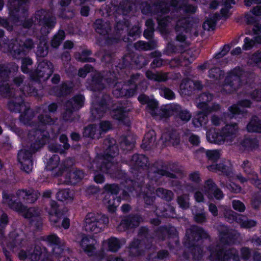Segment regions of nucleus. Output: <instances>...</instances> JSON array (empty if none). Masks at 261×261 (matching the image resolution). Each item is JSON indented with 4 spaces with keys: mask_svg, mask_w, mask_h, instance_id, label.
Wrapping results in <instances>:
<instances>
[{
    "mask_svg": "<svg viewBox=\"0 0 261 261\" xmlns=\"http://www.w3.org/2000/svg\"><path fill=\"white\" fill-rule=\"evenodd\" d=\"M103 144L107 148L101 156L102 161L100 162L93 160L89 166L91 169L94 170L96 167L100 172L109 174L111 178L121 179L124 181V187L129 192L140 189L145 184V175L138 173L135 179L129 178L126 172L120 168L117 164H114L112 160L119 154L118 146L113 138H107L104 140Z\"/></svg>",
    "mask_w": 261,
    "mask_h": 261,
    "instance_id": "1",
    "label": "nucleus"
},
{
    "mask_svg": "<svg viewBox=\"0 0 261 261\" xmlns=\"http://www.w3.org/2000/svg\"><path fill=\"white\" fill-rule=\"evenodd\" d=\"M182 170L177 162H165L162 160L155 161L149 167L147 177H145V184L141 189L134 191L144 190L143 199L146 205H153L155 199V186L162 182L163 177L176 179V174H179Z\"/></svg>",
    "mask_w": 261,
    "mask_h": 261,
    "instance_id": "2",
    "label": "nucleus"
},
{
    "mask_svg": "<svg viewBox=\"0 0 261 261\" xmlns=\"http://www.w3.org/2000/svg\"><path fill=\"white\" fill-rule=\"evenodd\" d=\"M190 234L186 236V240L183 244L187 248L195 260H200L204 255V246L203 244H198V242L208 239V233L201 227L193 226L190 229Z\"/></svg>",
    "mask_w": 261,
    "mask_h": 261,
    "instance_id": "3",
    "label": "nucleus"
},
{
    "mask_svg": "<svg viewBox=\"0 0 261 261\" xmlns=\"http://www.w3.org/2000/svg\"><path fill=\"white\" fill-rule=\"evenodd\" d=\"M210 261H240L239 251L234 247L227 248L222 244L210 247Z\"/></svg>",
    "mask_w": 261,
    "mask_h": 261,
    "instance_id": "4",
    "label": "nucleus"
},
{
    "mask_svg": "<svg viewBox=\"0 0 261 261\" xmlns=\"http://www.w3.org/2000/svg\"><path fill=\"white\" fill-rule=\"evenodd\" d=\"M34 82L40 83L41 82H36L32 81L30 79V81L27 83L25 82L24 85L19 88V91L21 94L19 95V96L17 95V113H21V108L24 106V111L22 114L20 116V120L21 121L23 120V118H26L27 120L30 119L31 116H29L30 112H32V110L25 106L24 100L22 98V95L24 96H38V89L34 86Z\"/></svg>",
    "mask_w": 261,
    "mask_h": 261,
    "instance_id": "5",
    "label": "nucleus"
},
{
    "mask_svg": "<svg viewBox=\"0 0 261 261\" xmlns=\"http://www.w3.org/2000/svg\"><path fill=\"white\" fill-rule=\"evenodd\" d=\"M244 71L238 66L233 68L224 79L222 90L227 94H233L236 92L243 85L242 80Z\"/></svg>",
    "mask_w": 261,
    "mask_h": 261,
    "instance_id": "6",
    "label": "nucleus"
},
{
    "mask_svg": "<svg viewBox=\"0 0 261 261\" xmlns=\"http://www.w3.org/2000/svg\"><path fill=\"white\" fill-rule=\"evenodd\" d=\"M109 222V218L105 215L89 213L85 219V230L87 232L97 233L103 230Z\"/></svg>",
    "mask_w": 261,
    "mask_h": 261,
    "instance_id": "7",
    "label": "nucleus"
},
{
    "mask_svg": "<svg viewBox=\"0 0 261 261\" xmlns=\"http://www.w3.org/2000/svg\"><path fill=\"white\" fill-rule=\"evenodd\" d=\"M120 187L117 184H106L103 187L105 194L104 200L107 202L108 211L113 213L121 202L120 196H118Z\"/></svg>",
    "mask_w": 261,
    "mask_h": 261,
    "instance_id": "8",
    "label": "nucleus"
},
{
    "mask_svg": "<svg viewBox=\"0 0 261 261\" xmlns=\"http://www.w3.org/2000/svg\"><path fill=\"white\" fill-rule=\"evenodd\" d=\"M60 158L58 154H53L48 160L46 166V170L51 171L54 177L62 176L65 171L68 170L71 165L73 164V160L69 158L60 164Z\"/></svg>",
    "mask_w": 261,
    "mask_h": 261,
    "instance_id": "9",
    "label": "nucleus"
},
{
    "mask_svg": "<svg viewBox=\"0 0 261 261\" xmlns=\"http://www.w3.org/2000/svg\"><path fill=\"white\" fill-rule=\"evenodd\" d=\"M54 70L53 63L49 61L43 60L39 62L37 68L32 72L31 80L36 82L45 81L53 74Z\"/></svg>",
    "mask_w": 261,
    "mask_h": 261,
    "instance_id": "10",
    "label": "nucleus"
},
{
    "mask_svg": "<svg viewBox=\"0 0 261 261\" xmlns=\"http://www.w3.org/2000/svg\"><path fill=\"white\" fill-rule=\"evenodd\" d=\"M17 213H22L23 217L30 221L32 225L37 229H40L42 226V222L38 210L34 207L28 208L21 202H17Z\"/></svg>",
    "mask_w": 261,
    "mask_h": 261,
    "instance_id": "11",
    "label": "nucleus"
},
{
    "mask_svg": "<svg viewBox=\"0 0 261 261\" xmlns=\"http://www.w3.org/2000/svg\"><path fill=\"white\" fill-rule=\"evenodd\" d=\"M29 135L33 137L30 149L34 153L48 142L50 135L47 130L43 128L34 129L30 132Z\"/></svg>",
    "mask_w": 261,
    "mask_h": 261,
    "instance_id": "12",
    "label": "nucleus"
},
{
    "mask_svg": "<svg viewBox=\"0 0 261 261\" xmlns=\"http://www.w3.org/2000/svg\"><path fill=\"white\" fill-rule=\"evenodd\" d=\"M35 19L38 24L42 28L50 31L54 29L57 23V19L55 16L51 15L48 10L41 9L36 11Z\"/></svg>",
    "mask_w": 261,
    "mask_h": 261,
    "instance_id": "13",
    "label": "nucleus"
},
{
    "mask_svg": "<svg viewBox=\"0 0 261 261\" xmlns=\"http://www.w3.org/2000/svg\"><path fill=\"white\" fill-rule=\"evenodd\" d=\"M143 219L142 216L139 213H131L124 216L118 226L119 231H126L134 229L139 226Z\"/></svg>",
    "mask_w": 261,
    "mask_h": 261,
    "instance_id": "14",
    "label": "nucleus"
},
{
    "mask_svg": "<svg viewBox=\"0 0 261 261\" xmlns=\"http://www.w3.org/2000/svg\"><path fill=\"white\" fill-rule=\"evenodd\" d=\"M33 153L30 149H21L17 152V163L21 165V170L28 174L31 172L33 168Z\"/></svg>",
    "mask_w": 261,
    "mask_h": 261,
    "instance_id": "15",
    "label": "nucleus"
},
{
    "mask_svg": "<svg viewBox=\"0 0 261 261\" xmlns=\"http://www.w3.org/2000/svg\"><path fill=\"white\" fill-rule=\"evenodd\" d=\"M130 110L122 105L116 106L111 111L112 118L126 126L130 125L128 113Z\"/></svg>",
    "mask_w": 261,
    "mask_h": 261,
    "instance_id": "16",
    "label": "nucleus"
},
{
    "mask_svg": "<svg viewBox=\"0 0 261 261\" xmlns=\"http://www.w3.org/2000/svg\"><path fill=\"white\" fill-rule=\"evenodd\" d=\"M151 245L144 243L138 239H134L129 245V255L131 257H139L144 255L147 250L152 248Z\"/></svg>",
    "mask_w": 261,
    "mask_h": 261,
    "instance_id": "17",
    "label": "nucleus"
},
{
    "mask_svg": "<svg viewBox=\"0 0 261 261\" xmlns=\"http://www.w3.org/2000/svg\"><path fill=\"white\" fill-rule=\"evenodd\" d=\"M252 102L250 100L243 99L239 100L237 105H232L230 106L227 112L223 113V116L225 118L232 119L236 117L239 115H242L245 113L244 110H242L240 107L243 108H250Z\"/></svg>",
    "mask_w": 261,
    "mask_h": 261,
    "instance_id": "18",
    "label": "nucleus"
},
{
    "mask_svg": "<svg viewBox=\"0 0 261 261\" xmlns=\"http://www.w3.org/2000/svg\"><path fill=\"white\" fill-rule=\"evenodd\" d=\"M204 193L210 200L215 199L220 200L224 198L222 191L218 187L212 179H208L205 181L204 187Z\"/></svg>",
    "mask_w": 261,
    "mask_h": 261,
    "instance_id": "19",
    "label": "nucleus"
},
{
    "mask_svg": "<svg viewBox=\"0 0 261 261\" xmlns=\"http://www.w3.org/2000/svg\"><path fill=\"white\" fill-rule=\"evenodd\" d=\"M153 163H149L148 158L144 154L136 153L132 155L130 164L133 170L139 172L141 170H144L147 168V171L150 166ZM148 172H147V175Z\"/></svg>",
    "mask_w": 261,
    "mask_h": 261,
    "instance_id": "20",
    "label": "nucleus"
},
{
    "mask_svg": "<svg viewBox=\"0 0 261 261\" xmlns=\"http://www.w3.org/2000/svg\"><path fill=\"white\" fill-rule=\"evenodd\" d=\"M72 83L68 81L63 82L60 85L52 87L49 90V94L57 97H65L72 92Z\"/></svg>",
    "mask_w": 261,
    "mask_h": 261,
    "instance_id": "21",
    "label": "nucleus"
},
{
    "mask_svg": "<svg viewBox=\"0 0 261 261\" xmlns=\"http://www.w3.org/2000/svg\"><path fill=\"white\" fill-rule=\"evenodd\" d=\"M239 235L237 231L229 230L227 228L220 230L219 232L220 242L225 246L235 244L237 242Z\"/></svg>",
    "mask_w": 261,
    "mask_h": 261,
    "instance_id": "22",
    "label": "nucleus"
},
{
    "mask_svg": "<svg viewBox=\"0 0 261 261\" xmlns=\"http://www.w3.org/2000/svg\"><path fill=\"white\" fill-rule=\"evenodd\" d=\"M40 193L34 190H17V202L33 203L38 198Z\"/></svg>",
    "mask_w": 261,
    "mask_h": 261,
    "instance_id": "23",
    "label": "nucleus"
},
{
    "mask_svg": "<svg viewBox=\"0 0 261 261\" xmlns=\"http://www.w3.org/2000/svg\"><path fill=\"white\" fill-rule=\"evenodd\" d=\"M114 96L117 98H130L137 93V87H129L124 83H119L113 91Z\"/></svg>",
    "mask_w": 261,
    "mask_h": 261,
    "instance_id": "24",
    "label": "nucleus"
},
{
    "mask_svg": "<svg viewBox=\"0 0 261 261\" xmlns=\"http://www.w3.org/2000/svg\"><path fill=\"white\" fill-rule=\"evenodd\" d=\"M85 101V98L83 94H76L66 101L65 107L70 113H73L84 107Z\"/></svg>",
    "mask_w": 261,
    "mask_h": 261,
    "instance_id": "25",
    "label": "nucleus"
},
{
    "mask_svg": "<svg viewBox=\"0 0 261 261\" xmlns=\"http://www.w3.org/2000/svg\"><path fill=\"white\" fill-rule=\"evenodd\" d=\"M46 211L49 216V221L55 225L58 223L59 219L63 215V212L60 210L59 205L55 200H51L49 207L46 208Z\"/></svg>",
    "mask_w": 261,
    "mask_h": 261,
    "instance_id": "26",
    "label": "nucleus"
},
{
    "mask_svg": "<svg viewBox=\"0 0 261 261\" xmlns=\"http://www.w3.org/2000/svg\"><path fill=\"white\" fill-rule=\"evenodd\" d=\"M103 81L104 77L101 73H94L92 75L91 80L87 82V87L91 91L100 92L105 88Z\"/></svg>",
    "mask_w": 261,
    "mask_h": 261,
    "instance_id": "27",
    "label": "nucleus"
},
{
    "mask_svg": "<svg viewBox=\"0 0 261 261\" xmlns=\"http://www.w3.org/2000/svg\"><path fill=\"white\" fill-rule=\"evenodd\" d=\"M175 228L171 225H164L158 227L154 231V234L159 240L164 241L167 237L171 238L176 235Z\"/></svg>",
    "mask_w": 261,
    "mask_h": 261,
    "instance_id": "28",
    "label": "nucleus"
},
{
    "mask_svg": "<svg viewBox=\"0 0 261 261\" xmlns=\"http://www.w3.org/2000/svg\"><path fill=\"white\" fill-rule=\"evenodd\" d=\"M155 215L158 217L174 218L176 215L175 208L169 204H161L155 210Z\"/></svg>",
    "mask_w": 261,
    "mask_h": 261,
    "instance_id": "29",
    "label": "nucleus"
},
{
    "mask_svg": "<svg viewBox=\"0 0 261 261\" xmlns=\"http://www.w3.org/2000/svg\"><path fill=\"white\" fill-rule=\"evenodd\" d=\"M47 249L41 243H36L33 252L27 254L24 253L25 258L30 259V261H38L47 253Z\"/></svg>",
    "mask_w": 261,
    "mask_h": 261,
    "instance_id": "30",
    "label": "nucleus"
},
{
    "mask_svg": "<svg viewBox=\"0 0 261 261\" xmlns=\"http://www.w3.org/2000/svg\"><path fill=\"white\" fill-rule=\"evenodd\" d=\"M73 164L71 165L68 170L65 171L66 174V181L70 185H74L80 182L84 176V172L82 170L76 169L73 171H71V168Z\"/></svg>",
    "mask_w": 261,
    "mask_h": 261,
    "instance_id": "31",
    "label": "nucleus"
},
{
    "mask_svg": "<svg viewBox=\"0 0 261 261\" xmlns=\"http://www.w3.org/2000/svg\"><path fill=\"white\" fill-rule=\"evenodd\" d=\"M96 240L93 236L83 234L80 242V246L89 255H92L95 250Z\"/></svg>",
    "mask_w": 261,
    "mask_h": 261,
    "instance_id": "32",
    "label": "nucleus"
},
{
    "mask_svg": "<svg viewBox=\"0 0 261 261\" xmlns=\"http://www.w3.org/2000/svg\"><path fill=\"white\" fill-rule=\"evenodd\" d=\"M19 33L17 31V36ZM34 47V42L32 38H27L25 40L18 42L17 38V56L27 55L28 53Z\"/></svg>",
    "mask_w": 261,
    "mask_h": 261,
    "instance_id": "33",
    "label": "nucleus"
},
{
    "mask_svg": "<svg viewBox=\"0 0 261 261\" xmlns=\"http://www.w3.org/2000/svg\"><path fill=\"white\" fill-rule=\"evenodd\" d=\"M153 15H167L170 12L167 0H156L153 3Z\"/></svg>",
    "mask_w": 261,
    "mask_h": 261,
    "instance_id": "34",
    "label": "nucleus"
},
{
    "mask_svg": "<svg viewBox=\"0 0 261 261\" xmlns=\"http://www.w3.org/2000/svg\"><path fill=\"white\" fill-rule=\"evenodd\" d=\"M136 139L130 134L123 136L120 138V148L125 152L132 150L135 147Z\"/></svg>",
    "mask_w": 261,
    "mask_h": 261,
    "instance_id": "35",
    "label": "nucleus"
},
{
    "mask_svg": "<svg viewBox=\"0 0 261 261\" xmlns=\"http://www.w3.org/2000/svg\"><path fill=\"white\" fill-rule=\"evenodd\" d=\"M46 240L51 245L54 246L53 252L55 254L60 255L63 252L64 247L61 245L60 238L56 234L48 236Z\"/></svg>",
    "mask_w": 261,
    "mask_h": 261,
    "instance_id": "36",
    "label": "nucleus"
},
{
    "mask_svg": "<svg viewBox=\"0 0 261 261\" xmlns=\"http://www.w3.org/2000/svg\"><path fill=\"white\" fill-rule=\"evenodd\" d=\"M213 94L209 92H205L201 93L198 98V102L197 104V108L202 111L204 109H207L208 103L213 100Z\"/></svg>",
    "mask_w": 261,
    "mask_h": 261,
    "instance_id": "37",
    "label": "nucleus"
},
{
    "mask_svg": "<svg viewBox=\"0 0 261 261\" xmlns=\"http://www.w3.org/2000/svg\"><path fill=\"white\" fill-rule=\"evenodd\" d=\"M208 122V115L201 110L194 114L192 119V124L195 127L204 126Z\"/></svg>",
    "mask_w": 261,
    "mask_h": 261,
    "instance_id": "38",
    "label": "nucleus"
},
{
    "mask_svg": "<svg viewBox=\"0 0 261 261\" xmlns=\"http://www.w3.org/2000/svg\"><path fill=\"white\" fill-rule=\"evenodd\" d=\"M207 168L210 171L220 172L227 176H230L232 173L231 168L223 163L213 164L207 166Z\"/></svg>",
    "mask_w": 261,
    "mask_h": 261,
    "instance_id": "39",
    "label": "nucleus"
},
{
    "mask_svg": "<svg viewBox=\"0 0 261 261\" xmlns=\"http://www.w3.org/2000/svg\"><path fill=\"white\" fill-rule=\"evenodd\" d=\"M120 39L114 35L108 34L102 37H99L96 39L97 44L100 46H111L119 43Z\"/></svg>",
    "mask_w": 261,
    "mask_h": 261,
    "instance_id": "40",
    "label": "nucleus"
},
{
    "mask_svg": "<svg viewBox=\"0 0 261 261\" xmlns=\"http://www.w3.org/2000/svg\"><path fill=\"white\" fill-rule=\"evenodd\" d=\"M15 80L13 84L4 82L0 85V91L7 97H13L15 94Z\"/></svg>",
    "mask_w": 261,
    "mask_h": 261,
    "instance_id": "41",
    "label": "nucleus"
},
{
    "mask_svg": "<svg viewBox=\"0 0 261 261\" xmlns=\"http://www.w3.org/2000/svg\"><path fill=\"white\" fill-rule=\"evenodd\" d=\"M249 133H261V120L256 115L253 116L246 125Z\"/></svg>",
    "mask_w": 261,
    "mask_h": 261,
    "instance_id": "42",
    "label": "nucleus"
},
{
    "mask_svg": "<svg viewBox=\"0 0 261 261\" xmlns=\"http://www.w3.org/2000/svg\"><path fill=\"white\" fill-rule=\"evenodd\" d=\"M134 48L138 50H149L155 49L157 46V42L154 40L148 42L139 40L134 43Z\"/></svg>",
    "mask_w": 261,
    "mask_h": 261,
    "instance_id": "43",
    "label": "nucleus"
},
{
    "mask_svg": "<svg viewBox=\"0 0 261 261\" xmlns=\"http://www.w3.org/2000/svg\"><path fill=\"white\" fill-rule=\"evenodd\" d=\"M21 60V70L24 74H28L30 79H31L32 72L34 69H31L30 67H32L33 62L32 59L29 57H25L21 58H17V61Z\"/></svg>",
    "mask_w": 261,
    "mask_h": 261,
    "instance_id": "44",
    "label": "nucleus"
},
{
    "mask_svg": "<svg viewBox=\"0 0 261 261\" xmlns=\"http://www.w3.org/2000/svg\"><path fill=\"white\" fill-rule=\"evenodd\" d=\"M245 150L253 151L258 147V141L256 138L245 137L240 143Z\"/></svg>",
    "mask_w": 261,
    "mask_h": 261,
    "instance_id": "45",
    "label": "nucleus"
},
{
    "mask_svg": "<svg viewBox=\"0 0 261 261\" xmlns=\"http://www.w3.org/2000/svg\"><path fill=\"white\" fill-rule=\"evenodd\" d=\"M156 20L159 30L162 32H164L173 20V17L170 15H158L156 16Z\"/></svg>",
    "mask_w": 261,
    "mask_h": 261,
    "instance_id": "46",
    "label": "nucleus"
},
{
    "mask_svg": "<svg viewBox=\"0 0 261 261\" xmlns=\"http://www.w3.org/2000/svg\"><path fill=\"white\" fill-rule=\"evenodd\" d=\"M138 236L141 238L140 241H144V243L150 244L152 247L153 237L148 227L146 226L141 227L138 231Z\"/></svg>",
    "mask_w": 261,
    "mask_h": 261,
    "instance_id": "47",
    "label": "nucleus"
},
{
    "mask_svg": "<svg viewBox=\"0 0 261 261\" xmlns=\"http://www.w3.org/2000/svg\"><path fill=\"white\" fill-rule=\"evenodd\" d=\"M93 27L95 32L100 35L101 37L108 35L110 31V28L102 19H96L93 23Z\"/></svg>",
    "mask_w": 261,
    "mask_h": 261,
    "instance_id": "48",
    "label": "nucleus"
},
{
    "mask_svg": "<svg viewBox=\"0 0 261 261\" xmlns=\"http://www.w3.org/2000/svg\"><path fill=\"white\" fill-rule=\"evenodd\" d=\"M107 111L106 109L98 106L96 103H93L90 108L91 118L93 120L100 119Z\"/></svg>",
    "mask_w": 261,
    "mask_h": 261,
    "instance_id": "49",
    "label": "nucleus"
},
{
    "mask_svg": "<svg viewBox=\"0 0 261 261\" xmlns=\"http://www.w3.org/2000/svg\"><path fill=\"white\" fill-rule=\"evenodd\" d=\"M238 125L237 123L226 124L222 128V133L225 138L235 137L236 133L238 131Z\"/></svg>",
    "mask_w": 261,
    "mask_h": 261,
    "instance_id": "50",
    "label": "nucleus"
},
{
    "mask_svg": "<svg viewBox=\"0 0 261 261\" xmlns=\"http://www.w3.org/2000/svg\"><path fill=\"white\" fill-rule=\"evenodd\" d=\"M193 27L192 22L189 18L182 19L179 20L175 26L176 31H182L186 33L191 31Z\"/></svg>",
    "mask_w": 261,
    "mask_h": 261,
    "instance_id": "51",
    "label": "nucleus"
},
{
    "mask_svg": "<svg viewBox=\"0 0 261 261\" xmlns=\"http://www.w3.org/2000/svg\"><path fill=\"white\" fill-rule=\"evenodd\" d=\"M207 138L210 140L211 142L219 145L224 143L226 139L222 133V129L217 132L214 130L211 134L209 133L207 135Z\"/></svg>",
    "mask_w": 261,
    "mask_h": 261,
    "instance_id": "52",
    "label": "nucleus"
},
{
    "mask_svg": "<svg viewBox=\"0 0 261 261\" xmlns=\"http://www.w3.org/2000/svg\"><path fill=\"white\" fill-rule=\"evenodd\" d=\"M38 120L40 124L35 129L43 128L47 130L46 125H53L55 122L49 115L40 114L38 116Z\"/></svg>",
    "mask_w": 261,
    "mask_h": 261,
    "instance_id": "53",
    "label": "nucleus"
},
{
    "mask_svg": "<svg viewBox=\"0 0 261 261\" xmlns=\"http://www.w3.org/2000/svg\"><path fill=\"white\" fill-rule=\"evenodd\" d=\"M56 198L58 200L62 202L72 200L73 194L69 189H60L56 194Z\"/></svg>",
    "mask_w": 261,
    "mask_h": 261,
    "instance_id": "54",
    "label": "nucleus"
},
{
    "mask_svg": "<svg viewBox=\"0 0 261 261\" xmlns=\"http://www.w3.org/2000/svg\"><path fill=\"white\" fill-rule=\"evenodd\" d=\"M156 195L167 201H171L173 198V193L169 190L163 188H158L155 189Z\"/></svg>",
    "mask_w": 261,
    "mask_h": 261,
    "instance_id": "55",
    "label": "nucleus"
},
{
    "mask_svg": "<svg viewBox=\"0 0 261 261\" xmlns=\"http://www.w3.org/2000/svg\"><path fill=\"white\" fill-rule=\"evenodd\" d=\"M65 33L63 30H59L54 36L51 40V45L54 48H58L65 38Z\"/></svg>",
    "mask_w": 261,
    "mask_h": 261,
    "instance_id": "56",
    "label": "nucleus"
},
{
    "mask_svg": "<svg viewBox=\"0 0 261 261\" xmlns=\"http://www.w3.org/2000/svg\"><path fill=\"white\" fill-rule=\"evenodd\" d=\"M133 10V4L128 0L122 1L119 3L117 10L124 16L128 15Z\"/></svg>",
    "mask_w": 261,
    "mask_h": 261,
    "instance_id": "57",
    "label": "nucleus"
},
{
    "mask_svg": "<svg viewBox=\"0 0 261 261\" xmlns=\"http://www.w3.org/2000/svg\"><path fill=\"white\" fill-rule=\"evenodd\" d=\"M108 250L112 252H116L121 247V243L119 239L111 237L108 240Z\"/></svg>",
    "mask_w": 261,
    "mask_h": 261,
    "instance_id": "58",
    "label": "nucleus"
},
{
    "mask_svg": "<svg viewBox=\"0 0 261 261\" xmlns=\"http://www.w3.org/2000/svg\"><path fill=\"white\" fill-rule=\"evenodd\" d=\"M199 151L205 152L208 160L217 162L220 159L221 154L218 150H205L203 147H200Z\"/></svg>",
    "mask_w": 261,
    "mask_h": 261,
    "instance_id": "59",
    "label": "nucleus"
},
{
    "mask_svg": "<svg viewBox=\"0 0 261 261\" xmlns=\"http://www.w3.org/2000/svg\"><path fill=\"white\" fill-rule=\"evenodd\" d=\"M169 255V252L167 250L161 249L157 252L156 254L150 253L147 256V259L149 261L153 259H158L160 260H163L168 257Z\"/></svg>",
    "mask_w": 261,
    "mask_h": 261,
    "instance_id": "60",
    "label": "nucleus"
},
{
    "mask_svg": "<svg viewBox=\"0 0 261 261\" xmlns=\"http://www.w3.org/2000/svg\"><path fill=\"white\" fill-rule=\"evenodd\" d=\"M95 103L98 105V106H100L108 111L110 110V106L112 103V98L109 95L105 94Z\"/></svg>",
    "mask_w": 261,
    "mask_h": 261,
    "instance_id": "61",
    "label": "nucleus"
},
{
    "mask_svg": "<svg viewBox=\"0 0 261 261\" xmlns=\"http://www.w3.org/2000/svg\"><path fill=\"white\" fill-rule=\"evenodd\" d=\"M98 54L101 55V60L102 62H105L106 64H108L112 63L113 60V54L111 51L101 49Z\"/></svg>",
    "mask_w": 261,
    "mask_h": 261,
    "instance_id": "62",
    "label": "nucleus"
},
{
    "mask_svg": "<svg viewBox=\"0 0 261 261\" xmlns=\"http://www.w3.org/2000/svg\"><path fill=\"white\" fill-rule=\"evenodd\" d=\"M30 0H17V13L21 12L24 15L28 14V6Z\"/></svg>",
    "mask_w": 261,
    "mask_h": 261,
    "instance_id": "63",
    "label": "nucleus"
},
{
    "mask_svg": "<svg viewBox=\"0 0 261 261\" xmlns=\"http://www.w3.org/2000/svg\"><path fill=\"white\" fill-rule=\"evenodd\" d=\"M96 130V127L94 124H89L84 127L83 132V136L85 138L94 139Z\"/></svg>",
    "mask_w": 261,
    "mask_h": 261,
    "instance_id": "64",
    "label": "nucleus"
}]
</instances>
